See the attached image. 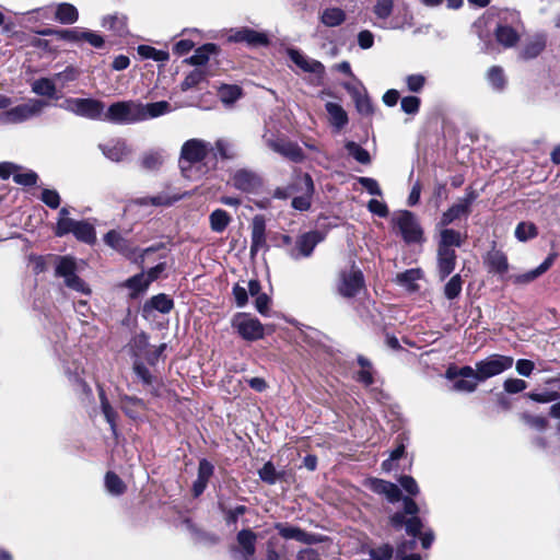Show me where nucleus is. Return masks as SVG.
I'll list each match as a JSON object with an SVG mask.
<instances>
[{"label":"nucleus","mask_w":560,"mask_h":560,"mask_svg":"<svg viewBox=\"0 0 560 560\" xmlns=\"http://www.w3.org/2000/svg\"><path fill=\"white\" fill-rule=\"evenodd\" d=\"M39 108L35 106H30L27 104L18 105L10 110L7 112L8 119L13 122L23 121L35 113H37Z\"/></svg>","instance_id":"46"},{"label":"nucleus","mask_w":560,"mask_h":560,"mask_svg":"<svg viewBox=\"0 0 560 560\" xmlns=\"http://www.w3.org/2000/svg\"><path fill=\"white\" fill-rule=\"evenodd\" d=\"M208 155V148L206 143L198 139L187 140L180 152L182 160L189 164H195L203 161Z\"/></svg>","instance_id":"21"},{"label":"nucleus","mask_w":560,"mask_h":560,"mask_svg":"<svg viewBox=\"0 0 560 560\" xmlns=\"http://www.w3.org/2000/svg\"><path fill=\"white\" fill-rule=\"evenodd\" d=\"M445 377L447 380H455L458 377L471 378L477 382L478 381V368L475 365V369L470 365L457 366L455 364H451L445 371Z\"/></svg>","instance_id":"40"},{"label":"nucleus","mask_w":560,"mask_h":560,"mask_svg":"<svg viewBox=\"0 0 560 560\" xmlns=\"http://www.w3.org/2000/svg\"><path fill=\"white\" fill-rule=\"evenodd\" d=\"M325 108L329 115V122L331 126L340 130L348 124V114L341 105L332 102H327L325 104Z\"/></svg>","instance_id":"32"},{"label":"nucleus","mask_w":560,"mask_h":560,"mask_svg":"<svg viewBox=\"0 0 560 560\" xmlns=\"http://www.w3.org/2000/svg\"><path fill=\"white\" fill-rule=\"evenodd\" d=\"M288 56L290 60L302 71L307 73H314L320 78L325 74V67L320 61L315 59H308L299 49H288Z\"/></svg>","instance_id":"20"},{"label":"nucleus","mask_w":560,"mask_h":560,"mask_svg":"<svg viewBox=\"0 0 560 560\" xmlns=\"http://www.w3.org/2000/svg\"><path fill=\"white\" fill-rule=\"evenodd\" d=\"M470 213L471 209H467L466 206L460 205L459 202L453 203L442 213L436 226H448L462 217L467 218Z\"/></svg>","instance_id":"29"},{"label":"nucleus","mask_w":560,"mask_h":560,"mask_svg":"<svg viewBox=\"0 0 560 560\" xmlns=\"http://www.w3.org/2000/svg\"><path fill=\"white\" fill-rule=\"evenodd\" d=\"M323 240L324 236L322 232L317 230L301 234L295 242V247L299 250V255H294V253H292V257L298 258L299 256H311L316 245Z\"/></svg>","instance_id":"24"},{"label":"nucleus","mask_w":560,"mask_h":560,"mask_svg":"<svg viewBox=\"0 0 560 560\" xmlns=\"http://www.w3.org/2000/svg\"><path fill=\"white\" fill-rule=\"evenodd\" d=\"M40 200L50 209H57L61 199L57 190L44 188L40 194Z\"/></svg>","instance_id":"64"},{"label":"nucleus","mask_w":560,"mask_h":560,"mask_svg":"<svg viewBox=\"0 0 560 560\" xmlns=\"http://www.w3.org/2000/svg\"><path fill=\"white\" fill-rule=\"evenodd\" d=\"M306 189L315 190L314 182L308 173L296 172L292 175L291 180L284 187H277L272 197L285 200L292 196H298Z\"/></svg>","instance_id":"9"},{"label":"nucleus","mask_w":560,"mask_h":560,"mask_svg":"<svg viewBox=\"0 0 560 560\" xmlns=\"http://www.w3.org/2000/svg\"><path fill=\"white\" fill-rule=\"evenodd\" d=\"M55 20L61 24H73L79 20V11L71 3H59L55 11Z\"/></svg>","instance_id":"36"},{"label":"nucleus","mask_w":560,"mask_h":560,"mask_svg":"<svg viewBox=\"0 0 560 560\" xmlns=\"http://www.w3.org/2000/svg\"><path fill=\"white\" fill-rule=\"evenodd\" d=\"M451 381L453 382L452 389L455 392L472 393L478 386V382L471 378L458 377Z\"/></svg>","instance_id":"62"},{"label":"nucleus","mask_w":560,"mask_h":560,"mask_svg":"<svg viewBox=\"0 0 560 560\" xmlns=\"http://www.w3.org/2000/svg\"><path fill=\"white\" fill-rule=\"evenodd\" d=\"M421 106V100L418 96L409 95L405 96L400 101L401 110L408 115H416L419 113Z\"/></svg>","instance_id":"61"},{"label":"nucleus","mask_w":560,"mask_h":560,"mask_svg":"<svg viewBox=\"0 0 560 560\" xmlns=\"http://www.w3.org/2000/svg\"><path fill=\"white\" fill-rule=\"evenodd\" d=\"M174 308V300L165 293H159L144 302L141 310L143 318L148 319L153 311L168 314Z\"/></svg>","instance_id":"19"},{"label":"nucleus","mask_w":560,"mask_h":560,"mask_svg":"<svg viewBox=\"0 0 560 560\" xmlns=\"http://www.w3.org/2000/svg\"><path fill=\"white\" fill-rule=\"evenodd\" d=\"M268 147L295 163L302 162L305 158L302 148L296 142L285 139L269 140Z\"/></svg>","instance_id":"18"},{"label":"nucleus","mask_w":560,"mask_h":560,"mask_svg":"<svg viewBox=\"0 0 560 560\" xmlns=\"http://www.w3.org/2000/svg\"><path fill=\"white\" fill-rule=\"evenodd\" d=\"M82 28L73 27L69 30H57V28H45L39 32L44 36H55L57 39L80 43L81 42Z\"/></svg>","instance_id":"37"},{"label":"nucleus","mask_w":560,"mask_h":560,"mask_svg":"<svg viewBox=\"0 0 560 560\" xmlns=\"http://www.w3.org/2000/svg\"><path fill=\"white\" fill-rule=\"evenodd\" d=\"M448 199V190L446 183L436 182L432 191V196L429 200L435 209H439L444 200Z\"/></svg>","instance_id":"56"},{"label":"nucleus","mask_w":560,"mask_h":560,"mask_svg":"<svg viewBox=\"0 0 560 560\" xmlns=\"http://www.w3.org/2000/svg\"><path fill=\"white\" fill-rule=\"evenodd\" d=\"M347 19L346 12L340 8H327L320 15V22L327 27L341 25Z\"/></svg>","instance_id":"39"},{"label":"nucleus","mask_w":560,"mask_h":560,"mask_svg":"<svg viewBox=\"0 0 560 560\" xmlns=\"http://www.w3.org/2000/svg\"><path fill=\"white\" fill-rule=\"evenodd\" d=\"M257 534L250 528H243L236 534V545L230 547L232 553H240L242 560H253L256 553Z\"/></svg>","instance_id":"10"},{"label":"nucleus","mask_w":560,"mask_h":560,"mask_svg":"<svg viewBox=\"0 0 560 560\" xmlns=\"http://www.w3.org/2000/svg\"><path fill=\"white\" fill-rule=\"evenodd\" d=\"M121 400L124 402L122 410H124L125 415L131 419H136L138 417V412H137V410H135V408H141V409L145 408L144 400L137 396L125 395L121 398Z\"/></svg>","instance_id":"51"},{"label":"nucleus","mask_w":560,"mask_h":560,"mask_svg":"<svg viewBox=\"0 0 560 560\" xmlns=\"http://www.w3.org/2000/svg\"><path fill=\"white\" fill-rule=\"evenodd\" d=\"M547 47V35L538 33L527 38L522 49L518 52V57L522 60L528 61L537 58Z\"/></svg>","instance_id":"22"},{"label":"nucleus","mask_w":560,"mask_h":560,"mask_svg":"<svg viewBox=\"0 0 560 560\" xmlns=\"http://www.w3.org/2000/svg\"><path fill=\"white\" fill-rule=\"evenodd\" d=\"M315 190L306 189L302 194L294 196L291 201V206L293 209L299 211H307L311 209L312 199Z\"/></svg>","instance_id":"55"},{"label":"nucleus","mask_w":560,"mask_h":560,"mask_svg":"<svg viewBox=\"0 0 560 560\" xmlns=\"http://www.w3.org/2000/svg\"><path fill=\"white\" fill-rule=\"evenodd\" d=\"M104 120L116 125H129L143 120L142 104L133 101H118L109 105Z\"/></svg>","instance_id":"2"},{"label":"nucleus","mask_w":560,"mask_h":560,"mask_svg":"<svg viewBox=\"0 0 560 560\" xmlns=\"http://www.w3.org/2000/svg\"><path fill=\"white\" fill-rule=\"evenodd\" d=\"M354 104L357 110L363 116H371L374 113V106L368 94L357 93L354 95Z\"/></svg>","instance_id":"57"},{"label":"nucleus","mask_w":560,"mask_h":560,"mask_svg":"<svg viewBox=\"0 0 560 560\" xmlns=\"http://www.w3.org/2000/svg\"><path fill=\"white\" fill-rule=\"evenodd\" d=\"M463 279L459 273L454 275L444 285V295L447 300H455L460 295Z\"/></svg>","instance_id":"54"},{"label":"nucleus","mask_w":560,"mask_h":560,"mask_svg":"<svg viewBox=\"0 0 560 560\" xmlns=\"http://www.w3.org/2000/svg\"><path fill=\"white\" fill-rule=\"evenodd\" d=\"M122 287L129 289V298L136 300L143 294L150 285L145 281L144 272H139L125 280Z\"/></svg>","instance_id":"31"},{"label":"nucleus","mask_w":560,"mask_h":560,"mask_svg":"<svg viewBox=\"0 0 560 560\" xmlns=\"http://www.w3.org/2000/svg\"><path fill=\"white\" fill-rule=\"evenodd\" d=\"M440 238L438 241V247L445 249H455L462 247L466 240L467 234H462L459 231L450 229L447 226H440Z\"/></svg>","instance_id":"25"},{"label":"nucleus","mask_w":560,"mask_h":560,"mask_svg":"<svg viewBox=\"0 0 560 560\" xmlns=\"http://www.w3.org/2000/svg\"><path fill=\"white\" fill-rule=\"evenodd\" d=\"M228 44H244L248 48L268 47L271 42L267 33L248 26L232 27L224 34Z\"/></svg>","instance_id":"3"},{"label":"nucleus","mask_w":560,"mask_h":560,"mask_svg":"<svg viewBox=\"0 0 560 560\" xmlns=\"http://www.w3.org/2000/svg\"><path fill=\"white\" fill-rule=\"evenodd\" d=\"M56 276L65 279V284L81 293H89L90 290L83 279L77 275V261L72 256H57Z\"/></svg>","instance_id":"6"},{"label":"nucleus","mask_w":560,"mask_h":560,"mask_svg":"<svg viewBox=\"0 0 560 560\" xmlns=\"http://www.w3.org/2000/svg\"><path fill=\"white\" fill-rule=\"evenodd\" d=\"M233 186L243 192H254L261 186V179L254 172L238 170L232 177Z\"/></svg>","instance_id":"23"},{"label":"nucleus","mask_w":560,"mask_h":560,"mask_svg":"<svg viewBox=\"0 0 560 560\" xmlns=\"http://www.w3.org/2000/svg\"><path fill=\"white\" fill-rule=\"evenodd\" d=\"M394 10V0H376V3L373 7L374 14L381 19H388Z\"/></svg>","instance_id":"59"},{"label":"nucleus","mask_w":560,"mask_h":560,"mask_svg":"<svg viewBox=\"0 0 560 560\" xmlns=\"http://www.w3.org/2000/svg\"><path fill=\"white\" fill-rule=\"evenodd\" d=\"M258 476L265 483L275 485L284 478V471H277L272 462L269 460L258 470Z\"/></svg>","instance_id":"45"},{"label":"nucleus","mask_w":560,"mask_h":560,"mask_svg":"<svg viewBox=\"0 0 560 560\" xmlns=\"http://www.w3.org/2000/svg\"><path fill=\"white\" fill-rule=\"evenodd\" d=\"M388 524L395 529L400 530L405 527L407 535L417 538L421 535L423 528L422 520L419 515L405 516V513H394L388 518Z\"/></svg>","instance_id":"14"},{"label":"nucleus","mask_w":560,"mask_h":560,"mask_svg":"<svg viewBox=\"0 0 560 560\" xmlns=\"http://www.w3.org/2000/svg\"><path fill=\"white\" fill-rule=\"evenodd\" d=\"M487 79L491 86L497 91H502L505 88L506 79L504 71L500 66H492L487 72Z\"/></svg>","instance_id":"52"},{"label":"nucleus","mask_w":560,"mask_h":560,"mask_svg":"<svg viewBox=\"0 0 560 560\" xmlns=\"http://www.w3.org/2000/svg\"><path fill=\"white\" fill-rule=\"evenodd\" d=\"M365 278L362 270L352 262L349 271L339 272V281L337 285L338 293L346 299L355 298L361 290L365 289Z\"/></svg>","instance_id":"4"},{"label":"nucleus","mask_w":560,"mask_h":560,"mask_svg":"<svg viewBox=\"0 0 560 560\" xmlns=\"http://www.w3.org/2000/svg\"><path fill=\"white\" fill-rule=\"evenodd\" d=\"M105 487L112 494L121 495L127 487L122 479L114 471H107L105 475Z\"/></svg>","instance_id":"49"},{"label":"nucleus","mask_w":560,"mask_h":560,"mask_svg":"<svg viewBox=\"0 0 560 560\" xmlns=\"http://www.w3.org/2000/svg\"><path fill=\"white\" fill-rule=\"evenodd\" d=\"M525 396L535 402L546 404L558 400L560 393L556 390H545L542 393L529 392L525 394Z\"/></svg>","instance_id":"60"},{"label":"nucleus","mask_w":560,"mask_h":560,"mask_svg":"<svg viewBox=\"0 0 560 560\" xmlns=\"http://www.w3.org/2000/svg\"><path fill=\"white\" fill-rule=\"evenodd\" d=\"M213 475V464L207 458H201L198 463L197 478L192 482L191 487V494L194 498H199L205 492Z\"/></svg>","instance_id":"17"},{"label":"nucleus","mask_w":560,"mask_h":560,"mask_svg":"<svg viewBox=\"0 0 560 560\" xmlns=\"http://www.w3.org/2000/svg\"><path fill=\"white\" fill-rule=\"evenodd\" d=\"M345 148L349 155H351L357 162L361 164H370L371 163V155L366 149L361 147L359 143L354 141H348L345 144Z\"/></svg>","instance_id":"50"},{"label":"nucleus","mask_w":560,"mask_h":560,"mask_svg":"<svg viewBox=\"0 0 560 560\" xmlns=\"http://www.w3.org/2000/svg\"><path fill=\"white\" fill-rule=\"evenodd\" d=\"M77 222L71 218H59L54 230L55 235L62 237L69 233L73 234Z\"/></svg>","instance_id":"58"},{"label":"nucleus","mask_w":560,"mask_h":560,"mask_svg":"<svg viewBox=\"0 0 560 560\" xmlns=\"http://www.w3.org/2000/svg\"><path fill=\"white\" fill-rule=\"evenodd\" d=\"M494 37L504 48H512L520 42L518 32L510 25L498 24L494 30Z\"/></svg>","instance_id":"28"},{"label":"nucleus","mask_w":560,"mask_h":560,"mask_svg":"<svg viewBox=\"0 0 560 560\" xmlns=\"http://www.w3.org/2000/svg\"><path fill=\"white\" fill-rule=\"evenodd\" d=\"M221 51L219 45L206 43L195 49V54L184 60L185 63L200 68L206 66L211 55H219Z\"/></svg>","instance_id":"26"},{"label":"nucleus","mask_w":560,"mask_h":560,"mask_svg":"<svg viewBox=\"0 0 560 560\" xmlns=\"http://www.w3.org/2000/svg\"><path fill=\"white\" fill-rule=\"evenodd\" d=\"M421 278V270L418 268L407 269L404 272H399L396 276V282L400 285L408 288L411 291H415L418 285L416 281Z\"/></svg>","instance_id":"47"},{"label":"nucleus","mask_w":560,"mask_h":560,"mask_svg":"<svg viewBox=\"0 0 560 560\" xmlns=\"http://www.w3.org/2000/svg\"><path fill=\"white\" fill-rule=\"evenodd\" d=\"M104 243L122 255L125 258L132 260L135 262V256L138 253V248L133 247L131 242L125 238L120 232L116 230H109L104 235Z\"/></svg>","instance_id":"13"},{"label":"nucleus","mask_w":560,"mask_h":560,"mask_svg":"<svg viewBox=\"0 0 560 560\" xmlns=\"http://www.w3.org/2000/svg\"><path fill=\"white\" fill-rule=\"evenodd\" d=\"M73 236L82 243L94 245L96 243V231L93 224L85 220L78 221Z\"/></svg>","instance_id":"33"},{"label":"nucleus","mask_w":560,"mask_h":560,"mask_svg":"<svg viewBox=\"0 0 560 560\" xmlns=\"http://www.w3.org/2000/svg\"><path fill=\"white\" fill-rule=\"evenodd\" d=\"M232 215L224 209H214L209 215V225L212 232L223 233L232 222Z\"/></svg>","instance_id":"30"},{"label":"nucleus","mask_w":560,"mask_h":560,"mask_svg":"<svg viewBox=\"0 0 560 560\" xmlns=\"http://www.w3.org/2000/svg\"><path fill=\"white\" fill-rule=\"evenodd\" d=\"M32 91L40 96L55 97L57 89L52 80L40 78L32 84Z\"/></svg>","instance_id":"48"},{"label":"nucleus","mask_w":560,"mask_h":560,"mask_svg":"<svg viewBox=\"0 0 560 560\" xmlns=\"http://www.w3.org/2000/svg\"><path fill=\"white\" fill-rule=\"evenodd\" d=\"M100 401H101V409L104 415L105 420L110 427L112 434L115 439L118 436V428H117V419L118 413L114 410L112 405L109 404L106 394L103 389L100 392Z\"/></svg>","instance_id":"34"},{"label":"nucleus","mask_w":560,"mask_h":560,"mask_svg":"<svg viewBox=\"0 0 560 560\" xmlns=\"http://www.w3.org/2000/svg\"><path fill=\"white\" fill-rule=\"evenodd\" d=\"M456 262L457 254L455 249L436 248V272L441 281L453 273Z\"/></svg>","instance_id":"16"},{"label":"nucleus","mask_w":560,"mask_h":560,"mask_svg":"<svg viewBox=\"0 0 560 560\" xmlns=\"http://www.w3.org/2000/svg\"><path fill=\"white\" fill-rule=\"evenodd\" d=\"M513 358L503 354H491L483 360L476 362L478 368V381L485 382L509 370L513 365Z\"/></svg>","instance_id":"7"},{"label":"nucleus","mask_w":560,"mask_h":560,"mask_svg":"<svg viewBox=\"0 0 560 560\" xmlns=\"http://www.w3.org/2000/svg\"><path fill=\"white\" fill-rule=\"evenodd\" d=\"M405 82L407 84L408 91L419 93L424 88L427 79L423 74L416 73L407 75Z\"/></svg>","instance_id":"63"},{"label":"nucleus","mask_w":560,"mask_h":560,"mask_svg":"<svg viewBox=\"0 0 560 560\" xmlns=\"http://www.w3.org/2000/svg\"><path fill=\"white\" fill-rule=\"evenodd\" d=\"M250 257H255L260 249L268 250L266 240V220L262 214L253 218L250 224Z\"/></svg>","instance_id":"12"},{"label":"nucleus","mask_w":560,"mask_h":560,"mask_svg":"<svg viewBox=\"0 0 560 560\" xmlns=\"http://www.w3.org/2000/svg\"><path fill=\"white\" fill-rule=\"evenodd\" d=\"M538 235V229L533 222H520L515 229V237L521 242H527Z\"/></svg>","instance_id":"53"},{"label":"nucleus","mask_w":560,"mask_h":560,"mask_svg":"<svg viewBox=\"0 0 560 560\" xmlns=\"http://www.w3.org/2000/svg\"><path fill=\"white\" fill-rule=\"evenodd\" d=\"M218 509L223 513L228 526L235 525L238 522V517L246 514L248 511L245 505H236L234 509H229L222 501H218Z\"/></svg>","instance_id":"43"},{"label":"nucleus","mask_w":560,"mask_h":560,"mask_svg":"<svg viewBox=\"0 0 560 560\" xmlns=\"http://www.w3.org/2000/svg\"><path fill=\"white\" fill-rule=\"evenodd\" d=\"M364 485L372 492L385 495L390 503H395L401 500L400 489L397 487V485L390 481L371 477L365 480Z\"/></svg>","instance_id":"15"},{"label":"nucleus","mask_w":560,"mask_h":560,"mask_svg":"<svg viewBox=\"0 0 560 560\" xmlns=\"http://www.w3.org/2000/svg\"><path fill=\"white\" fill-rule=\"evenodd\" d=\"M393 228L398 231L406 244H421L425 241L424 231L416 214L401 210L392 219Z\"/></svg>","instance_id":"1"},{"label":"nucleus","mask_w":560,"mask_h":560,"mask_svg":"<svg viewBox=\"0 0 560 560\" xmlns=\"http://www.w3.org/2000/svg\"><path fill=\"white\" fill-rule=\"evenodd\" d=\"M65 108L74 113L78 116L85 117L92 120H97L104 117V102L96 98H68L66 100Z\"/></svg>","instance_id":"8"},{"label":"nucleus","mask_w":560,"mask_h":560,"mask_svg":"<svg viewBox=\"0 0 560 560\" xmlns=\"http://www.w3.org/2000/svg\"><path fill=\"white\" fill-rule=\"evenodd\" d=\"M231 325L246 341H257L265 337V327L261 322L248 313L234 315Z\"/></svg>","instance_id":"5"},{"label":"nucleus","mask_w":560,"mask_h":560,"mask_svg":"<svg viewBox=\"0 0 560 560\" xmlns=\"http://www.w3.org/2000/svg\"><path fill=\"white\" fill-rule=\"evenodd\" d=\"M172 110V106L166 101L142 104L143 120L148 118H156Z\"/></svg>","instance_id":"41"},{"label":"nucleus","mask_w":560,"mask_h":560,"mask_svg":"<svg viewBox=\"0 0 560 560\" xmlns=\"http://www.w3.org/2000/svg\"><path fill=\"white\" fill-rule=\"evenodd\" d=\"M218 97L225 105H232L243 96V89L237 84H221L218 88Z\"/></svg>","instance_id":"38"},{"label":"nucleus","mask_w":560,"mask_h":560,"mask_svg":"<svg viewBox=\"0 0 560 560\" xmlns=\"http://www.w3.org/2000/svg\"><path fill=\"white\" fill-rule=\"evenodd\" d=\"M137 52L142 59H152L154 61L165 62L170 59L167 50L156 49L150 45H139Z\"/></svg>","instance_id":"44"},{"label":"nucleus","mask_w":560,"mask_h":560,"mask_svg":"<svg viewBox=\"0 0 560 560\" xmlns=\"http://www.w3.org/2000/svg\"><path fill=\"white\" fill-rule=\"evenodd\" d=\"M102 26L121 36L127 32V19L126 16L109 14L103 18Z\"/></svg>","instance_id":"42"},{"label":"nucleus","mask_w":560,"mask_h":560,"mask_svg":"<svg viewBox=\"0 0 560 560\" xmlns=\"http://www.w3.org/2000/svg\"><path fill=\"white\" fill-rule=\"evenodd\" d=\"M273 528L278 530L279 535L284 539H294L306 545H314L322 541L318 535L307 533L306 530L298 526L289 525L288 523H275Z\"/></svg>","instance_id":"11"},{"label":"nucleus","mask_w":560,"mask_h":560,"mask_svg":"<svg viewBox=\"0 0 560 560\" xmlns=\"http://www.w3.org/2000/svg\"><path fill=\"white\" fill-rule=\"evenodd\" d=\"M485 265L488 268V271L491 273L503 275L509 269V262L506 255L499 249H492L488 252L485 257Z\"/></svg>","instance_id":"27"},{"label":"nucleus","mask_w":560,"mask_h":560,"mask_svg":"<svg viewBox=\"0 0 560 560\" xmlns=\"http://www.w3.org/2000/svg\"><path fill=\"white\" fill-rule=\"evenodd\" d=\"M208 71L202 68H195L186 74L184 80L180 82V91L187 92L191 89L198 88L202 82H207Z\"/></svg>","instance_id":"35"}]
</instances>
